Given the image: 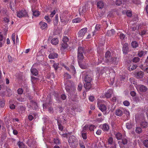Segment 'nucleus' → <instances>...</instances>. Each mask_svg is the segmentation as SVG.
<instances>
[{
  "label": "nucleus",
  "mask_w": 148,
  "mask_h": 148,
  "mask_svg": "<svg viewBox=\"0 0 148 148\" xmlns=\"http://www.w3.org/2000/svg\"><path fill=\"white\" fill-rule=\"evenodd\" d=\"M84 52V49L83 47H79L78 48L77 58L79 66L82 69H85L86 68V66H83L81 63L82 60L84 59V56L83 53Z\"/></svg>",
  "instance_id": "nucleus-1"
},
{
  "label": "nucleus",
  "mask_w": 148,
  "mask_h": 148,
  "mask_svg": "<svg viewBox=\"0 0 148 148\" xmlns=\"http://www.w3.org/2000/svg\"><path fill=\"white\" fill-rule=\"evenodd\" d=\"M16 16L19 18L28 17V12L25 9L17 11L16 12Z\"/></svg>",
  "instance_id": "nucleus-2"
},
{
  "label": "nucleus",
  "mask_w": 148,
  "mask_h": 148,
  "mask_svg": "<svg viewBox=\"0 0 148 148\" xmlns=\"http://www.w3.org/2000/svg\"><path fill=\"white\" fill-rule=\"evenodd\" d=\"M107 142V144L105 145L106 148H116L115 143L113 141L112 138H109L108 139Z\"/></svg>",
  "instance_id": "nucleus-3"
},
{
  "label": "nucleus",
  "mask_w": 148,
  "mask_h": 148,
  "mask_svg": "<svg viewBox=\"0 0 148 148\" xmlns=\"http://www.w3.org/2000/svg\"><path fill=\"white\" fill-rule=\"evenodd\" d=\"M77 139L74 136H72L69 137L68 140L69 144L71 147H73V145L77 142Z\"/></svg>",
  "instance_id": "nucleus-4"
},
{
  "label": "nucleus",
  "mask_w": 148,
  "mask_h": 148,
  "mask_svg": "<svg viewBox=\"0 0 148 148\" xmlns=\"http://www.w3.org/2000/svg\"><path fill=\"white\" fill-rule=\"evenodd\" d=\"M111 53L110 51H107L105 54V62L107 63H109L112 58V57L111 56Z\"/></svg>",
  "instance_id": "nucleus-5"
},
{
  "label": "nucleus",
  "mask_w": 148,
  "mask_h": 148,
  "mask_svg": "<svg viewBox=\"0 0 148 148\" xmlns=\"http://www.w3.org/2000/svg\"><path fill=\"white\" fill-rule=\"evenodd\" d=\"M87 30V28H83L79 31L77 34L78 37H82L84 35Z\"/></svg>",
  "instance_id": "nucleus-6"
},
{
  "label": "nucleus",
  "mask_w": 148,
  "mask_h": 148,
  "mask_svg": "<svg viewBox=\"0 0 148 148\" xmlns=\"http://www.w3.org/2000/svg\"><path fill=\"white\" fill-rule=\"evenodd\" d=\"M134 75L137 78H142L144 76V73L142 71L135 72Z\"/></svg>",
  "instance_id": "nucleus-7"
},
{
  "label": "nucleus",
  "mask_w": 148,
  "mask_h": 148,
  "mask_svg": "<svg viewBox=\"0 0 148 148\" xmlns=\"http://www.w3.org/2000/svg\"><path fill=\"white\" fill-rule=\"evenodd\" d=\"M121 139V140L118 142L120 145L122 144L123 145H125L127 143L128 140L127 137L123 136Z\"/></svg>",
  "instance_id": "nucleus-8"
},
{
  "label": "nucleus",
  "mask_w": 148,
  "mask_h": 148,
  "mask_svg": "<svg viewBox=\"0 0 148 148\" xmlns=\"http://www.w3.org/2000/svg\"><path fill=\"white\" fill-rule=\"evenodd\" d=\"M65 89L67 92L70 93H73V92H74L76 90L75 88L73 87H70L66 86Z\"/></svg>",
  "instance_id": "nucleus-9"
},
{
  "label": "nucleus",
  "mask_w": 148,
  "mask_h": 148,
  "mask_svg": "<svg viewBox=\"0 0 148 148\" xmlns=\"http://www.w3.org/2000/svg\"><path fill=\"white\" fill-rule=\"evenodd\" d=\"M40 28L42 29H47L48 27L47 23L43 21H41L39 23Z\"/></svg>",
  "instance_id": "nucleus-10"
},
{
  "label": "nucleus",
  "mask_w": 148,
  "mask_h": 148,
  "mask_svg": "<svg viewBox=\"0 0 148 148\" xmlns=\"http://www.w3.org/2000/svg\"><path fill=\"white\" fill-rule=\"evenodd\" d=\"M123 53L125 54L128 53V47L127 43H125L124 45L123 48Z\"/></svg>",
  "instance_id": "nucleus-11"
},
{
  "label": "nucleus",
  "mask_w": 148,
  "mask_h": 148,
  "mask_svg": "<svg viewBox=\"0 0 148 148\" xmlns=\"http://www.w3.org/2000/svg\"><path fill=\"white\" fill-rule=\"evenodd\" d=\"M119 59L116 57H112L109 63H110L114 64H117L119 61Z\"/></svg>",
  "instance_id": "nucleus-12"
},
{
  "label": "nucleus",
  "mask_w": 148,
  "mask_h": 148,
  "mask_svg": "<svg viewBox=\"0 0 148 148\" xmlns=\"http://www.w3.org/2000/svg\"><path fill=\"white\" fill-rule=\"evenodd\" d=\"M139 90L142 92H145L147 91L148 88L146 86L140 85L139 86Z\"/></svg>",
  "instance_id": "nucleus-13"
},
{
  "label": "nucleus",
  "mask_w": 148,
  "mask_h": 148,
  "mask_svg": "<svg viewBox=\"0 0 148 148\" xmlns=\"http://www.w3.org/2000/svg\"><path fill=\"white\" fill-rule=\"evenodd\" d=\"M113 92V91L112 89H109L105 95L106 97L107 98H110Z\"/></svg>",
  "instance_id": "nucleus-14"
},
{
  "label": "nucleus",
  "mask_w": 148,
  "mask_h": 148,
  "mask_svg": "<svg viewBox=\"0 0 148 148\" xmlns=\"http://www.w3.org/2000/svg\"><path fill=\"white\" fill-rule=\"evenodd\" d=\"M84 79L85 82H91L92 79L91 77L87 74L86 75Z\"/></svg>",
  "instance_id": "nucleus-15"
},
{
  "label": "nucleus",
  "mask_w": 148,
  "mask_h": 148,
  "mask_svg": "<svg viewBox=\"0 0 148 148\" xmlns=\"http://www.w3.org/2000/svg\"><path fill=\"white\" fill-rule=\"evenodd\" d=\"M92 85L91 82H85L84 86L86 89L89 90L91 88Z\"/></svg>",
  "instance_id": "nucleus-16"
},
{
  "label": "nucleus",
  "mask_w": 148,
  "mask_h": 148,
  "mask_svg": "<svg viewBox=\"0 0 148 148\" xmlns=\"http://www.w3.org/2000/svg\"><path fill=\"white\" fill-rule=\"evenodd\" d=\"M106 107L105 105L103 104H101L99 107V109L103 112L104 114L106 113Z\"/></svg>",
  "instance_id": "nucleus-17"
},
{
  "label": "nucleus",
  "mask_w": 148,
  "mask_h": 148,
  "mask_svg": "<svg viewBox=\"0 0 148 148\" xmlns=\"http://www.w3.org/2000/svg\"><path fill=\"white\" fill-rule=\"evenodd\" d=\"M58 54L56 53H50L48 56V58L49 59H54L58 58Z\"/></svg>",
  "instance_id": "nucleus-18"
},
{
  "label": "nucleus",
  "mask_w": 148,
  "mask_h": 148,
  "mask_svg": "<svg viewBox=\"0 0 148 148\" xmlns=\"http://www.w3.org/2000/svg\"><path fill=\"white\" fill-rule=\"evenodd\" d=\"M148 125V123L145 120H142L140 123V125L141 127L143 128H145L147 127Z\"/></svg>",
  "instance_id": "nucleus-19"
},
{
  "label": "nucleus",
  "mask_w": 148,
  "mask_h": 148,
  "mask_svg": "<svg viewBox=\"0 0 148 148\" xmlns=\"http://www.w3.org/2000/svg\"><path fill=\"white\" fill-rule=\"evenodd\" d=\"M115 114L118 116H121L123 114V110L120 109H117L116 110L115 112Z\"/></svg>",
  "instance_id": "nucleus-20"
},
{
  "label": "nucleus",
  "mask_w": 148,
  "mask_h": 148,
  "mask_svg": "<svg viewBox=\"0 0 148 148\" xmlns=\"http://www.w3.org/2000/svg\"><path fill=\"white\" fill-rule=\"evenodd\" d=\"M109 128V126L107 124L104 123L103 124L102 129L103 131H108Z\"/></svg>",
  "instance_id": "nucleus-21"
},
{
  "label": "nucleus",
  "mask_w": 148,
  "mask_h": 148,
  "mask_svg": "<svg viewBox=\"0 0 148 148\" xmlns=\"http://www.w3.org/2000/svg\"><path fill=\"white\" fill-rule=\"evenodd\" d=\"M97 5L98 8L102 9L104 6V3L103 1H99L97 3Z\"/></svg>",
  "instance_id": "nucleus-22"
},
{
  "label": "nucleus",
  "mask_w": 148,
  "mask_h": 148,
  "mask_svg": "<svg viewBox=\"0 0 148 148\" xmlns=\"http://www.w3.org/2000/svg\"><path fill=\"white\" fill-rule=\"evenodd\" d=\"M101 25H100L97 24L96 25L95 27V30L92 32L93 35L92 36H94L96 33V31H99L100 29Z\"/></svg>",
  "instance_id": "nucleus-23"
},
{
  "label": "nucleus",
  "mask_w": 148,
  "mask_h": 148,
  "mask_svg": "<svg viewBox=\"0 0 148 148\" xmlns=\"http://www.w3.org/2000/svg\"><path fill=\"white\" fill-rule=\"evenodd\" d=\"M31 72L32 74L34 76H37L38 74V71L37 69L35 68H31Z\"/></svg>",
  "instance_id": "nucleus-24"
},
{
  "label": "nucleus",
  "mask_w": 148,
  "mask_h": 148,
  "mask_svg": "<svg viewBox=\"0 0 148 148\" xmlns=\"http://www.w3.org/2000/svg\"><path fill=\"white\" fill-rule=\"evenodd\" d=\"M58 40L57 38H53L51 41V43L53 45H56L58 44Z\"/></svg>",
  "instance_id": "nucleus-25"
},
{
  "label": "nucleus",
  "mask_w": 148,
  "mask_h": 148,
  "mask_svg": "<svg viewBox=\"0 0 148 148\" xmlns=\"http://www.w3.org/2000/svg\"><path fill=\"white\" fill-rule=\"evenodd\" d=\"M68 46V44L67 43L62 42L61 43V49L62 50H64L67 48Z\"/></svg>",
  "instance_id": "nucleus-26"
},
{
  "label": "nucleus",
  "mask_w": 148,
  "mask_h": 148,
  "mask_svg": "<svg viewBox=\"0 0 148 148\" xmlns=\"http://www.w3.org/2000/svg\"><path fill=\"white\" fill-rule=\"evenodd\" d=\"M6 91L7 92V96L10 97L12 95V92L11 89L9 88H7Z\"/></svg>",
  "instance_id": "nucleus-27"
},
{
  "label": "nucleus",
  "mask_w": 148,
  "mask_h": 148,
  "mask_svg": "<svg viewBox=\"0 0 148 148\" xmlns=\"http://www.w3.org/2000/svg\"><path fill=\"white\" fill-rule=\"evenodd\" d=\"M137 67V66L135 64H132L130 65L128 68L130 71H132L135 69Z\"/></svg>",
  "instance_id": "nucleus-28"
},
{
  "label": "nucleus",
  "mask_w": 148,
  "mask_h": 148,
  "mask_svg": "<svg viewBox=\"0 0 148 148\" xmlns=\"http://www.w3.org/2000/svg\"><path fill=\"white\" fill-rule=\"evenodd\" d=\"M132 47L134 48H136L138 47L137 42L135 41H132L131 44Z\"/></svg>",
  "instance_id": "nucleus-29"
},
{
  "label": "nucleus",
  "mask_w": 148,
  "mask_h": 148,
  "mask_svg": "<svg viewBox=\"0 0 148 148\" xmlns=\"http://www.w3.org/2000/svg\"><path fill=\"white\" fill-rule=\"evenodd\" d=\"M64 16L63 17V16H62V15H61L60 16V18L61 21L62 22H64L66 21V19L67 18V16H69V15H65V14H64ZM66 21H67V22L68 21V20H66Z\"/></svg>",
  "instance_id": "nucleus-30"
},
{
  "label": "nucleus",
  "mask_w": 148,
  "mask_h": 148,
  "mask_svg": "<svg viewBox=\"0 0 148 148\" xmlns=\"http://www.w3.org/2000/svg\"><path fill=\"white\" fill-rule=\"evenodd\" d=\"M115 137L117 140H121L123 138L122 134L119 132L115 134Z\"/></svg>",
  "instance_id": "nucleus-31"
},
{
  "label": "nucleus",
  "mask_w": 148,
  "mask_h": 148,
  "mask_svg": "<svg viewBox=\"0 0 148 148\" xmlns=\"http://www.w3.org/2000/svg\"><path fill=\"white\" fill-rule=\"evenodd\" d=\"M125 1V0H116V4L117 5H120Z\"/></svg>",
  "instance_id": "nucleus-32"
},
{
  "label": "nucleus",
  "mask_w": 148,
  "mask_h": 148,
  "mask_svg": "<svg viewBox=\"0 0 148 148\" xmlns=\"http://www.w3.org/2000/svg\"><path fill=\"white\" fill-rule=\"evenodd\" d=\"M96 128V126L92 124L88 125V128L90 131H92L94 130Z\"/></svg>",
  "instance_id": "nucleus-33"
},
{
  "label": "nucleus",
  "mask_w": 148,
  "mask_h": 148,
  "mask_svg": "<svg viewBox=\"0 0 148 148\" xmlns=\"http://www.w3.org/2000/svg\"><path fill=\"white\" fill-rule=\"evenodd\" d=\"M17 144L19 148H25V144L22 142H20L19 141L18 142Z\"/></svg>",
  "instance_id": "nucleus-34"
},
{
  "label": "nucleus",
  "mask_w": 148,
  "mask_h": 148,
  "mask_svg": "<svg viewBox=\"0 0 148 148\" xmlns=\"http://www.w3.org/2000/svg\"><path fill=\"white\" fill-rule=\"evenodd\" d=\"M126 128L128 129H131L133 126V125L132 123L130 122L127 123L126 124Z\"/></svg>",
  "instance_id": "nucleus-35"
},
{
  "label": "nucleus",
  "mask_w": 148,
  "mask_h": 148,
  "mask_svg": "<svg viewBox=\"0 0 148 148\" xmlns=\"http://www.w3.org/2000/svg\"><path fill=\"white\" fill-rule=\"evenodd\" d=\"M79 14L81 15L83 13H85L86 11V9H85V7H83L82 9H80L79 10Z\"/></svg>",
  "instance_id": "nucleus-36"
},
{
  "label": "nucleus",
  "mask_w": 148,
  "mask_h": 148,
  "mask_svg": "<svg viewBox=\"0 0 148 148\" xmlns=\"http://www.w3.org/2000/svg\"><path fill=\"white\" fill-rule=\"evenodd\" d=\"M142 129L140 127H136L135 129L136 132L138 134H140L142 132Z\"/></svg>",
  "instance_id": "nucleus-37"
},
{
  "label": "nucleus",
  "mask_w": 148,
  "mask_h": 148,
  "mask_svg": "<svg viewBox=\"0 0 148 148\" xmlns=\"http://www.w3.org/2000/svg\"><path fill=\"white\" fill-rule=\"evenodd\" d=\"M58 125V128L59 130L61 131H62L63 129V126L61 124L60 122V121L57 120Z\"/></svg>",
  "instance_id": "nucleus-38"
},
{
  "label": "nucleus",
  "mask_w": 148,
  "mask_h": 148,
  "mask_svg": "<svg viewBox=\"0 0 148 148\" xmlns=\"http://www.w3.org/2000/svg\"><path fill=\"white\" fill-rule=\"evenodd\" d=\"M32 11L33 13V14L34 16H38L40 14L38 11L36 10L34 11L32 8Z\"/></svg>",
  "instance_id": "nucleus-39"
},
{
  "label": "nucleus",
  "mask_w": 148,
  "mask_h": 148,
  "mask_svg": "<svg viewBox=\"0 0 148 148\" xmlns=\"http://www.w3.org/2000/svg\"><path fill=\"white\" fill-rule=\"evenodd\" d=\"M70 70L73 75L75 74L76 73V70L73 66L71 65V66Z\"/></svg>",
  "instance_id": "nucleus-40"
},
{
  "label": "nucleus",
  "mask_w": 148,
  "mask_h": 148,
  "mask_svg": "<svg viewBox=\"0 0 148 148\" xmlns=\"http://www.w3.org/2000/svg\"><path fill=\"white\" fill-rule=\"evenodd\" d=\"M81 19L80 18H76L72 20L73 23H79L80 22Z\"/></svg>",
  "instance_id": "nucleus-41"
},
{
  "label": "nucleus",
  "mask_w": 148,
  "mask_h": 148,
  "mask_svg": "<svg viewBox=\"0 0 148 148\" xmlns=\"http://www.w3.org/2000/svg\"><path fill=\"white\" fill-rule=\"evenodd\" d=\"M58 65L59 64L58 63H53V66L55 70L56 71L58 69Z\"/></svg>",
  "instance_id": "nucleus-42"
},
{
  "label": "nucleus",
  "mask_w": 148,
  "mask_h": 148,
  "mask_svg": "<svg viewBox=\"0 0 148 148\" xmlns=\"http://www.w3.org/2000/svg\"><path fill=\"white\" fill-rule=\"evenodd\" d=\"M79 144L80 148H86L83 141L79 140Z\"/></svg>",
  "instance_id": "nucleus-43"
},
{
  "label": "nucleus",
  "mask_w": 148,
  "mask_h": 148,
  "mask_svg": "<svg viewBox=\"0 0 148 148\" xmlns=\"http://www.w3.org/2000/svg\"><path fill=\"white\" fill-rule=\"evenodd\" d=\"M54 143L56 145H59L60 144V140L58 138H55L53 140Z\"/></svg>",
  "instance_id": "nucleus-44"
},
{
  "label": "nucleus",
  "mask_w": 148,
  "mask_h": 148,
  "mask_svg": "<svg viewBox=\"0 0 148 148\" xmlns=\"http://www.w3.org/2000/svg\"><path fill=\"white\" fill-rule=\"evenodd\" d=\"M88 128V125H86L83 128L82 130V132H85L86 131Z\"/></svg>",
  "instance_id": "nucleus-45"
},
{
  "label": "nucleus",
  "mask_w": 148,
  "mask_h": 148,
  "mask_svg": "<svg viewBox=\"0 0 148 148\" xmlns=\"http://www.w3.org/2000/svg\"><path fill=\"white\" fill-rule=\"evenodd\" d=\"M82 136L84 140H86L87 138V134L86 132H82Z\"/></svg>",
  "instance_id": "nucleus-46"
},
{
  "label": "nucleus",
  "mask_w": 148,
  "mask_h": 148,
  "mask_svg": "<svg viewBox=\"0 0 148 148\" xmlns=\"http://www.w3.org/2000/svg\"><path fill=\"white\" fill-rule=\"evenodd\" d=\"M25 108L23 106H21L19 110V112L22 113L25 112Z\"/></svg>",
  "instance_id": "nucleus-47"
},
{
  "label": "nucleus",
  "mask_w": 148,
  "mask_h": 148,
  "mask_svg": "<svg viewBox=\"0 0 148 148\" xmlns=\"http://www.w3.org/2000/svg\"><path fill=\"white\" fill-rule=\"evenodd\" d=\"M69 41V38L66 36H64L63 38L62 42L67 43Z\"/></svg>",
  "instance_id": "nucleus-48"
},
{
  "label": "nucleus",
  "mask_w": 148,
  "mask_h": 148,
  "mask_svg": "<svg viewBox=\"0 0 148 148\" xmlns=\"http://www.w3.org/2000/svg\"><path fill=\"white\" fill-rule=\"evenodd\" d=\"M5 105V103L3 100L0 99V108H3Z\"/></svg>",
  "instance_id": "nucleus-49"
},
{
  "label": "nucleus",
  "mask_w": 148,
  "mask_h": 148,
  "mask_svg": "<svg viewBox=\"0 0 148 148\" xmlns=\"http://www.w3.org/2000/svg\"><path fill=\"white\" fill-rule=\"evenodd\" d=\"M65 79H70L71 78V75L67 73H66L64 76Z\"/></svg>",
  "instance_id": "nucleus-50"
},
{
  "label": "nucleus",
  "mask_w": 148,
  "mask_h": 148,
  "mask_svg": "<svg viewBox=\"0 0 148 148\" xmlns=\"http://www.w3.org/2000/svg\"><path fill=\"white\" fill-rule=\"evenodd\" d=\"M147 31V30H146L145 29L142 30L139 33V34L141 36H143L145 34L146 32Z\"/></svg>",
  "instance_id": "nucleus-51"
},
{
  "label": "nucleus",
  "mask_w": 148,
  "mask_h": 148,
  "mask_svg": "<svg viewBox=\"0 0 148 148\" xmlns=\"http://www.w3.org/2000/svg\"><path fill=\"white\" fill-rule=\"evenodd\" d=\"M144 54V51H139L138 52V56L139 57H141L143 56Z\"/></svg>",
  "instance_id": "nucleus-52"
},
{
  "label": "nucleus",
  "mask_w": 148,
  "mask_h": 148,
  "mask_svg": "<svg viewBox=\"0 0 148 148\" xmlns=\"http://www.w3.org/2000/svg\"><path fill=\"white\" fill-rule=\"evenodd\" d=\"M17 91L18 94L19 95H21L23 92V90L22 88H18Z\"/></svg>",
  "instance_id": "nucleus-53"
},
{
  "label": "nucleus",
  "mask_w": 148,
  "mask_h": 148,
  "mask_svg": "<svg viewBox=\"0 0 148 148\" xmlns=\"http://www.w3.org/2000/svg\"><path fill=\"white\" fill-rule=\"evenodd\" d=\"M140 60V59L138 57H134L133 60V62H138Z\"/></svg>",
  "instance_id": "nucleus-54"
},
{
  "label": "nucleus",
  "mask_w": 148,
  "mask_h": 148,
  "mask_svg": "<svg viewBox=\"0 0 148 148\" xmlns=\"http://www.w3.org/2000/svg\"><path fill=\"white\" fill-rule=\"evenodd\" d=\"M132 2L136 4H140V2L139 0H132Z\"/></svg>",
  "instance_id": "nucleus-55"
},
{
  "label": "nucleus",
  "mask_w": 148,
  "mask_h": 148,
  "mask_svg": "<svg viewBox=\"0 0 148 148\" xmlns=\"http://www.w3.org/2000/svg\"><path fill=\"white\" fill-rule=\"evenodd\" d=\"M44 18L48 23H49L51 21V20L50 19L48 16H45Z\"/></svg>",
  "instance_id": "nucleus-56"
},
{
  "label": "nucleus",
  "mask_w": 148,
  "mask_h": 148,
  "mask_svg": "<svg viewBox=\"0 0 148 148\" xmlns=\"http://www.w3.org/2000/svg\"><path fill=\"white\" fill-rule=\"evenodd\" d=\"M144 145L146 147H148V140L146 139L143 142Z\"/></svg>",
  "instance_id": "nucleus-57"
},
{
  "label": "nucleus",
  "mask_w": 148,
  "mask_h": 148,
  "mask_svg": "<svg viewBox=\"0 0 148 148\" xmlns=\"http://www.w3.org/2000/svg\"><path fill=\"white\" fill-rule=\"evenodd\" d=\"M123 104L125 106H128L130 104V102L128 101H123Z\"/></svg>",
  "instance_id": "nucleus-58"
},
{
  "label": "nucleus",
  "mask_w": 148,
  "mask_h": 148,
  "mask_svg": "<svg viewBox=\"0 0 148 148\" xmlns=\"http://www.w3.org/2000/svg\"><path fill=\"white\" fill-rule=\"evenodd\" d=\"M126 15L129 17H131L132 16V13L129 10H128L126 12Z\"/></svg>",
  "instance_id": "nucleus-59"
},
{
  "label": "nucleus",
  "mask_w": 148,
  "mask_h": 148,
  "mask_svg": "<svg viewBox=\"0 0 148 148\" xmlns=\"http://www.w3.org/2000/svg\"><path fill=\"white\" fill-rule=\"evenodd\" d=\"M82 85L81 83L79 84L78 85L77 90L79 91H80L82 89Z\"/></svg>",
  "instance_id": "nucleus-60"
},
{
  "label": "nucleus",
  "mask_w": 148,
  "mask_h": 148,
  "mask_svg": "<svg viewBox=\"0 0 148 148\" xmlns=\"http://www.w3.org/2000/svg\"><path fill=\"white\" fill-rule=\"evenodd\" d=\"M15 34L14 33H13L12 34V39L14 42V43H15Z\"/></svg>",
  "instance_id": "nucleus-61"
},
{
  "label": "nucleus",
  "mask_w": 148,
  "mask_h": 148,
  "mask_svg": "<svg viewBox=\"0 0 148 148\" xmlns=\"http://www.w3.org/2000/svg\"><path fill=\"white\" fill-rule=\"evenodd\" d=\"M104 119V116H103V117H101L98 118L97 119V121L99 122H101Z\"/></svg>",
  "instance_id": "nucleus-62"
},
{
  "label": "nucleus",
  "mask_w": 148,
  "mask_h": 148,
  "mask_svg": "<svg viewBox=\"0 0 148 148\" xmlns=\"http://www.w3.org/2000/svg\"><path fill=\"white\" fill-rule=\"evenodd\" d=\"M10 7L11 9L13 11H14V8L13 4L11 3L10 5Z\"/></svg>",
  "instance_id": "nucleus-63"
},
{
  "label": "nucleus",
  "mask_w": 148,
  "mask_h": 148,
  "mask_svg": "<svg viewBox=\"0 0 148 148\" xmlns=\"http://www.w3.org/2000/svg\"><path fill=\"white\" fill-rule=\"evenodd\" d=\"M89 99L91 101H93L95 99V97L93 96H90L89 97Z\"/></svg>",
  "instance_id": "nucleus-64"
}]
</instances>
